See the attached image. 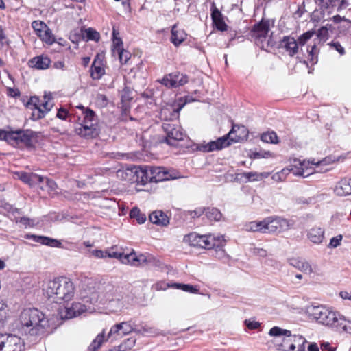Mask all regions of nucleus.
I'll return each instance as SVG.
<instances>
[{"instance_id":"4be33fe9","label":"nucleus","mask_w":351,"mask_h":351,"mask_svg":"<svg viewBox=\"0 0 351 351\" xmlns=\"http://www.w3.org/2000/svg\"><path fill=\"white\" fill-rule=\"evenodd\" d=\"M27 239H32L34 242L47 245L51 247L64 248L60 241L45 236L27 235Z\"/></svg>"},{"instance_id":"3c124183","label":"nucleus","mask_w":351,"mask_h":351,"mask_svg":"<svg viewBox=\"0 0 351 351\" xmlns=\"http://www.w3.org/2000/svg\"><path fill=\"white\" fill-rule=\"evenodd\" d=\"M32 110V117L33 119H40L44 117L45 115V112L41 107L36 108Z\"/></svg>"},{"instance_id":"f8f14e48","label":"nucleus","mask_w":351,"mask_h":351,"mask_svg":"<svg viewBox=\"0 0 351 351\" xmlns=\"http://www.w3.org/2000/svg\"><path fill=\"white\" fill-rule=\"evenodd\" d=\"M162 128L166 134L165 141L172 145L171 141H182L184 138V132L178 121L173 123H163Z\"/></svg>"},{"instance_id":"c03bdc74","label":"nucleus","mask_w":351,"mask_h":351,"mask_svg":"<svg viewBox=\"0 0 351 351\" xmlns=\"http://www.w3.org/2000/svg\"><path fill=\"white\" fill-rule=\"evenodd\" d=\"M26 107L30 110H33L36 108L41 107V102L38 97L36 96L31 97L26 104Z\"/></svg>"},{"instance_id":"09e8293b","label":"nucleus","mask_w":351,"mask_h":351,"mask_svg":"<svg viewBox=\"0 0 351 351\" xmlns=\"http://www.w3.org/2000/svg\"><path fill=\"white\" fill-rule=\"evenodd\" d=\"M117 53L121 64H126L131 57L130 53L123 49H119Z\"/></svg>"},{"instance_id":"39448f33","label":"nucleus","mask_w":351,"mask_h":351,"mask_svg":"<svg viewBox=\"0 0 351 351\" xmlns=\"http://www.w3.org/2000/svg\"><path fill=\"white\" fill-rule=\"evenodd\" d=\"M249 131L247 128L241 125H233L231 130L223 137L219 138L217 141H210L203 145L200 149L205 152L221 149L230 144V142H239L246 140L248 137Z\"/></svg>"},{"instance_id":"9d476101","label":"nucleus","mask_w":351,"mask_h":351,"mask_svg":"<svg viewBox=\"0 0 351 351\" xmlns=\"http://www.w3.org/2000/svg\"><path fill=\"white\" fill-rule=\"evenodd\" d=\"M134 174L132 178L130 179L132 182H136L141 184L142 185H145L148 182H153L152 180L149 178H152L150 168L143 169L140 167H134L132 169H128L126 171H118L117 176L123 178V174Z\"/></svg>"},{"instance_id":"6ab92c4d","label":"nucleus","mask_w":351,"mask_h":351,"mask_svg":"<svg viewBox=\"0 0 351 351\" xmlns=\"http://www.w3.org/2000/svg\"><path fill=\"white\" fill-rule=\"evenodd\" d=\"M36 25H38V22L34 21L32 23V27L36 31L38 32V36L41 40L47 44H53L55 42V38L47 25L40 22L39 25L41 28H36Z\"/></svg>"},{"instance_id":"de8ad7c7","label":"nucleus","mask_w":351,"mask_h":351,"mask_svg":"<svg viewBox=\"0 0 351 351\" xmlns=\"http://www.w3.org/2000/svg\"><path fill=\"white\" fill-rule=\"evenodd\" d=\"M121 326V337L130 334L133 330V328L129 322H121L119 324Z\"/></svg>"},{"instance_id":"f03ea898","label":"nucleus","mask_w":351,"mask_h":351,"mask_svg":"<svg viewBox=\"0 0 351 351\" xmlns=\"http://www.w3.org/2000/svg\"><path fill=\"white\" fill-rule=\"evenodd\" d=\"M21 332L31 336L43 334L49 326V321L45 315L35 308L24 309L19 316Z\"/></svg>"},{"instance_id":"f257e3e1","label":"nucleus","mask_w":351,"mask_h":351,"mask_svg":"<svg viewBox=\"0 0 351 351\" xmlns=\"http://www.w3.org/2000/svg\"><path fill=\"white\" fill-rule=\"evenodd\" d=\"M310 315L318 323L335 328L340 332L351 333V321L347 320L338 312L324 306H312Z\"/></svg>"},{"instance_id":"cd10ccee","label":"nucleus","mask_w":351,"mask_h":351,"mask_svg":"<svg viewBox=\"0 0 351 351\" xmlns=\"http://www.w3.org/2000/svg\"><path fill=\"white\" fill-rule=\"evenodd\" d=\"M307 237L311 242L319 244L324 239V231L320 227H313L308 232Z\"/></svg>"},{"instance_id":"1a4fd4ad","label":"nucleus","mask_w":351,"mask_h":351,"mask_svg":"<svg viewBox=\"0 0 351 351\" xmlns=\"http://www.w3.org/2000/svg\"><path fill=\"white\" fill-rule=\"evenodd\" d=\"M184 241L190 245L205 249H211L216 246L215 238L211 234L199 235L195 232L191 233L184 237Z\"/></svg>"},{"instance_id":"a878e982","label":"nucleus","mask_w":351,"mask_h":351,"mask_svg":"<svg viewBox=\"0 0 351 351\" xmlns=\"http://www.w3.org/2000/svg\"><path fill=\"white\" fill-rule=\"evenodd\" d=\"M149 221L154 224L160 226H166L169 224V220L167 215L161 210L152 212L149 216Z\"/></svg>"},{"instance_id":"c756f323","label":"nucleus","mask_w":351,"mask_h":351,"mask_svg":"<svg viewBox=\"0 0 351 351\" xmlns=\"http://www.w3.org/2000/svg\"><path fill=\"white\" fill-rule=\"evenodd\" d=\"M186 38V34L182 29H178L176 25H174L171 29V40L175 46L180 45Z\"/></svg>"},{"instance_id":"052dcab7","label":"nucleus","mask_w":351,"mask_h":351,"mask_svg":"<svg viewBox=\"0 0 351 351\" xmlns=\"http://www.w3.org/2000/svg\"><path fill=\"white\" fill-rule=\"evenodd\" d=\"M121 326H119V324H117L114 326H113L108 333V337L112 335H117L118 336L121 337Z\"/></svg>"},{"instance_id":"8fccbe9b","label":"nucleus","mask_w":351,"mask_h":351,"mask_svg":"<svg viewBox=\"0 0 351 351\" xmlns=\"http://www.w3.org/2000/svg\"><path fill=\"white\" fill-rule=\"evenodd\" d=\"M119 33L116 32L114 29H113L112 32V36H113V46H114V50L119 51V49H121L122 46V40L121 39L118 37L117 35H118Z\"/></svg>"},{"instance_id":"69168bd1","label":"nucleus","mask_w":351,"mask_h":351,"mask_svg":"<svg viewBox=\"0 0 351 351\" xmlns=\"http://www.w3.org/2000/svg\"><path fill=\"white\" fill-rule=\"evenodd\" d=\"M253 252L254 254L261 257H265L267 254V251L259 247H254Z\"/></svg>"},{"instance_id":"603ef678","label":"nucleus","mask_w":351,"mask_h":351,"mask_svg":"<svg viewBox=\"0 0 351 351\" xmlns=\"http://www.w3.org/2000/svg\"><path fill=\"white\" fill-rule=\"evenodd\" d=\"M328 27H331V25H327L326 26H324V27H322L317 32V37L320 40H325L328 36Z\"/></svg>"},{"instance_id":"a19ab883","label":"nucleus","mask_w":351,"mask_h":351,"mask_svg":"<svg viewBox=\"0 0 351 351\" xmlns=\"http://www.w3.org/2000/svg\"><path fill=\"white\" fill-rule=\"evenodd\" d=\"M45 177L39 176L36 173H30V177H29V186H34L39 184V186L42 185V183L44 182Z\"/></svg>"},{"instance_id":"423d86ee","label":"nucleus","mask_w":351,"mask_h":351,"mask_svg":"<svg viewBox=\"0 0 351 351\" xmlns=\"http://www.w3.org/2000/svg\"><path fill=\"white\" fill-rule=\"evenodd\" d=\"M36 136V133L31 130H17L9 132L0 130V140L5 141L14 147L20 143L27 147H31L32 139Z\"/></svg>"},{"instance_id":"b1692460","label":"nucleus","mask_w":351,"mask_h":351,"mask_svg":"<svg viewBox=\"0 0 351 351\" xmlns=\"http://www.w3.org/2000/svg\"><path fill=\"white\" fill-rule=\"evenodd\" d=\"M50 63V59L47 56L42 55L30 59L28 62V65L32 68L43 70L47 69Z\"/></svg>"},{"instance_id":"393cba45","label":"nucleus","mask_w":351,"mask_h":351,"mask_svg":"<svg viewBox=\"0 0 351 351\" xmlns=\"http://www.w3.org/2000/svg\"><path fill=\"white\" fill-rule=\"evenodd\" d=\"M211 18L213 23L215 27L221 32L227 29V25L226 24L221 12L216 7L212 9Z\"/></svg>"},{"instance_id":"c9c22d12","label":"nucleus","mask_w":351,"mask_h":351,"mask_svg":"<svg viewBox=\"0 0 351 351\" xmlns=\"http://www.w3.org/2000/svg\"><path fill=\"white\" fill-rule=\"evenodd\" d=\"M42 190H47L49 193L54 192L57 189L56 183L46 177H45L44 182L40 186Z\"/></svg>"},{"instance_id":"ddd939ff","label":"nucleus","mask_w":351,"mask_h":351,"mask_svg":"<svg viewBox=\"0 0 351 351\" xmlns=\"http://www.w3.org/2000/svg\"><path fill=\"white\" fill-rule=\"evenodd\" d=\"M159 82L169 88H178L188 83L189 76L180 72H173L165 75Z\"/></svg>"},{"instance_id":"bb28decb","label":"nucleus","mask_w":351,"mask_h":351,"mask_svg":"<svg viewBox=\"0 0 351 351\" xmlns=\"http://www.w3.org/2000/svg\"><path fill=\"white\" fill-rule=\"evenodd\" d=\"M269 21L262 20L258 24L256 25L252 31L253 36L256 38H265L269 31Z\"/></svg>"},{"instance_id":"338daca9","label":"nucleus","mask_w":351,"mask_h":351,"mask_svg":"<svg viewBox=\"0 0 351 351\" xmlns=\"http://www.w3.org/2000/svg\"><path fill=\"white\" fill-rule=\"evenodd\" d=\"M6 306V304L4 302V301L0 299V322L2 321L5 317L4 311Z\"/></svg>"},{"instance_id":"dca6fc26","label":"nucleus","mask_w":351,"mask_h":351,"mask_svg":"<svg viewBox=\"0 0 351 351\" xmlns=\"http://www.w3.org/2000/svg\"><path fill=\"white\" fill-rule=\"evenodd\" d=\"M279 48L284 49L289 56H293L298 52V43L294 37L285 36L280 40Z\"/></svg>"},{"instance_id":"aec40b11","label":"nucleus","mask_w":351,"mask_h":351,"mask_svg":"<svg viewBox=\"0 0 351 351\" xmlns=\"http://www.w3.org/2000/svg\"><path fill=\"white\" fill-rule=\"evenodd\" d=\"M104 56L97 54L92 64L90 69L91 77L94 80L100 79L105 73L103 64Z\"/></svg>"},{"instance_id":"ea45409f","label":"nucleus","mask_w":351,"mask_h":351,"mask_svg":"<svg viewBox=\"0 0 351 351\" xmlns=\"http://www.w3.org/2000/svg\"><path fill=\"white\" fill-rule=\"evenodd\" d=\"M132 93H133L130 88L125 87L121 92V101L124 104L130 102L133 98Z\"/></svg>"},{"instance_id":"864d4df0","label":"nucleus","mask_w":351,"mask_h":351,"mask_svg":"<svg viewBox=\"0 0 351 351\" xmlns=\"http://www.w3.org/2000/svg\"><path fill=\"white\" fill-rule=\"evenodd\" d=\"M206 208H197L194 210L188 211L189 215H190L192 218H197L202 216L205 213Z\"/></svg>"},{"instance_id":"e433bc0d","label":"nucleus","mask_w":351,"mask_h":351,"mask_svg":"<svg viewBox=\"0 0 351 351\" xmlns=\"http://www.w3.org/2000/svg\"><path fill=\"white\" fill-rule=\"evenodd\" d=\"M261 139L265 143H277L278 142L277 134L274 132L263 133Z\"/></svg>"},{"instance_id":"49530a36","label":"nucleus","mask_w":351,"mask_h":351,"mask_svg":"<svg viewBox=\"0 0 351 351\" xmlns=\"http://www.w3.org/2000/svg\"><path fill=\"white\" fill-rule=\"evenodd\" d=\"M289 174V169L285 168L282 169L280 171L274 173L271 178L276 182H281L283 181L287 176Z\"/></svg>"},{"instance_id":"58836bf2","label":"nucleus","mask_w":351,"mask_h":351,"mask_svg":"<svg viewBox=\"0 0 351 351\" xmlns=\"http://www.w3.org/2000/svg\"><path fill=\"white\" fill-rule=\"evenodd\" d=\"M171 287L193 293H196L198 291V289L195 287L190 285L174 283Z\"/></svg>"},{"instance_id":"f3484780","label":"nucleus","mask_w":351,"mask_h":351,"mask_svg":"<svg viewBox=\"0 0 351 351\" xmlns=\"http://www.w3.org/2000/svg\"><path fill=\"white\" fill-rule=\"evenodd\" d=\"M86 309V306L84 304L80 302H74L71 306L65 307L64 310L60 312V317L63 319H71L80 315Z\"/></svg>"},{"instance_id":"f704fd0d","label":"nucleus","mask_w":351,"mask_h":351,"mask_svg":"<svg viewBox=\"0 0 351 351\" xmlns=\"http://www.w3.org/2000/svg\"><path fill=\"white\" fill-rule=\"evenodd\" d=\"M104 341V332L99 334L88 346V351H97Z\"/></svg>"},{"instance_id":"37998d69","label":"nucleus","mask_w":351,"mask_h":351,"mask_svg":"<svg viewBox=\"0 0 351 351\" xmlns=\"http://www.w3.org/2000/svg\"><path fill=\"white\" fill-rule=\"evenodd\" d=\"M315 33L314 30H310L302 34L299 36L298 41H297L298 45H304L312 38Z\"/></svg>"},{"instance_id":"7c9ffc66","label":"nucleus","mask_w":351,"mask_h":351,"mask_svg":"<svg viewBox=\"0 0 351 351\" xmlns=\"http://www.w3.org/2000/svg\"><path fill=\"white\" fill-rule=\"evenodd\" d=\"M246 230L247 231L267 233L266 221L264 219L261 221H252L246 226Z\"/></svg>"},{"instance_id":"e2e57ef3","label":"nucleus","mask_w":351,"mask_h":351,"mask_svg":"<svg viewBox=\"0 0 351 351\" xmlns=\"http://www.w3.org/2000/svg\"><path fill=\"white\" fill-rule=\"evenodd\" d=\"M68 115V111L64 108H60L57 112V117L62 120H66Z\"/></svg>"},{"instance_id":"412c9836","label":"nucleus","mask_w":351,"mask_h":351,"mask_svg":"<svg viewBox=\"0 0 351 351\" xmlns=\"http://www.w3.org/2000/svg\"><path fill=\"white\" fill-rule=\"evenodd\" d=\"M299 167L296 165H291L289 167H287V169H289V173H291L294 176H302L303 178L307 177L315 172L314 169L310 167H307L306 165V162H299Z\"/></svg>"},{"instance_id":"4c0bfd02","label":"nucleus","mask_w":351,"mask_h":351,"mask_svg":"<svg viewBox=\"0 0 351 351\" xmlns=\"http://www.w3.org/2000/svg\"><path fill=\"white\" fill-rule=\"evenodd\" d=\"M136 255L134 252H131L128 254H123L121 263L123 264H130L132 265L137 266L138 263L136 261Z\"/></svg>"},{"instance_id":"6e6d98bb","label":"nucleus","mask_w":351,"mask_h":351,"mask_svg":"<svg viewBox=\"0 0 351 351\" xmlns=\"http://www.w3.org/2000/svg\"><path fill=\"white\" fill-rule=\"evenodd\" d=\"M89 254L95 258H103L106 257L107 251H102L100 250H89Z\"/></svg>"},{"instance_id":"2eb2a0df","label":"nucleus","mask_w":351,"mask_h":351,"mask_svg":"<svg viewBox=\"0 0 351 351\" xmlns=\"http://www.w3.org/2000/svg\"><path fill=\"white\" fill-rule=\"evenodd\" d=\"M182 106L183 105L178 108H174L173 106L162 108L160 112V119L163 121V123H173L178 121L180 110Z\"/></svg>"},{"instance_id":"20e7f679","label":"nucleus","mask_w":351,"mask_h":351,"mask_svg":"<svg viewBox=\"0 0 351 351\" xmlns=\"http://www.w3.org/2000/svg\"><path fill=\"white\" fill-rule=\"evenodd\" d=\"M82 113L78 116L77 123L75 128V133L85 138H95L99 133L98 119L95 112L80 105L77 107Z\"/></svg>"},{"instance_id":"4d7b16f0","label":"nucleus","mask_w":351,"mask_h":351,"mask_svg":"<svg viewBox=\"0 0 351 351\" xmlns=\"http://www.w3.org/2000/svg\"><path fill=\"white\" fill-rule=\"evenodd\" d=\"M341 235H337L335 237H332L329 243L328 247H337L341 244V241L342 240Z\"/></svg>"},{"instance_id":"13d9d810","label":"nucleus","mask_w":351,"mask_h":351,"mask_svg":"<svg viewBox=\"0 0 351 351\" xmlns=\"http://www.w3.org/2000/svg\"><path fill=\"white\" fill-rule=\"evenodd\" d=\"M8 39L6 37L3 30L0 28V49L3 48L5 46L8 45Z\"/></svg>"},{"instance_id":"2f4dec72","label":"nucleus","mask_w":351,"mask_h":351,"mask_svg":"<svg viewBox=\"0 0 351 351\" xmlns=\"http://www.w3.org/2000/svg\"><path fill=\"white\" fill-rule=\"evenodd\" d=\"M290 264L302 272L311 273L312 271L311 265L306 261L298 259H291L290 261Z\"/></svg>"},{"instance_id":"a211bd4d","label":"nucleus","mask_w":351,"mask_h":351,"mask_svg":"<svg viewBox=\"0 0 351 351\" xmlns=\"http://www.w3.org/2000/svg\"><path fill=\"white\" fill-rule=\"evenodd\" d=\"M151 176L150 180H153V182H159L165 180H169L171 179L177 178V176L173 175L170 172L166 171L163 167H151L150 168Z\"/></svg>"},{"instance_id":"473e14b6","label":"nucleus","mask_w":351,"mask_h":351,"mask_svg":"<svg viewBox=\"0 0 351 351\" xmlns=\"http://www.w3.org/2000/svg\"><path fill=\"white\" fill-rule=\"evenodd\" d=\"M207 218L210 221H219L222 215L219 210L216 208H207L205 210Z\"/></svg>"},{"instance_id":"7ed1b4c3","label":"nucleus","mask_w":351,"mask_h":351,"mask_svg":"<svg viewBox=\"0 0 351 351\" xmlns=\"http://www.w3.org/2000/svg\"><path fill=\"white\" fill-rule=\"evenodd\" d=\"M44 291L49 300L62 303L69 302L74 297L75 286L69 278L61 276L49 280Z\"/></svg>"},{"instance_id":"0e129e2a","label":"nucleus","mask_w":351,"mask_h":351,"mask_svg":"<svg viewBox=\"0 0 351 351\" xmlns=\"http://www.w3.org/2000/svg\"><path fill=\"white\" fill-rule=\"evenodd\" d=\"M243 176L247 178L248 180H256L258 176V174L256 172H247L244 173Z\"/></svg>"},{"instance_id":"0eeeda50","label":"nucleus","mask_w":351,"mask_h":351,"mask_svg":"<svg viewBox=\"0 0 351 351\" xmlns=\"http://www.w3.org/2000/svg\"><path fill=\"white\" fill-rule=\"evenodd\" d=\"M106 290L107 308L111 312H121L130 306L132 299L128 295L117 293V289L112 285H108Z\"/></svg>"},{"instance_id":"bf43d9fd","label":"nucleus","mask_w":351,"mask_h":351,"mask_svg":"<svg viewBox=\"0 0 351 351\" xmlns=\"http://www.w3.org/2000/svg\"><path fill=\"white\" fill-rule=\"evenodd\" d=\"M330 45L331 47L337 51L341 55L345 54L344 48L341 45V44L339 42H332L331 43H330Z\"/></svg>"},{"instance_id":"72a5a7b5","label":"nucleus","mask_w":351,"mask_h":351,"mask_svg":"<svg viewBox=\"0 0 351 351\" xmlns=\"http://www.w3.org/2000/svg\"><path fill=\"white\" fill-rule=\"evenodd\" d=\"M130 217L136 219L140 224L145 223L146 221V215L142 213L137 207H134L130 210Z\"/></svg>"},{"instance_id":"5fc2aeb1","label":"nucleus","mask_w":351,"mask_h":351,"mask_svg":"<svg viewBox=\"0 0 351 351\" xmlns=\"http://www.w3.org/2000/svg\"><path fill=\"white\" fill-rule=\"evenodd\" d=\"M152 257L150 256H147L145 254H140L136 256V261L138 263V265H141L143 263H149L151 262Z\"/></svg>"},{"instance_id":"680f3d73","label":"nucleus","mask_w":351,"mask_h":351,"mask_svg":"<svg viewBox=\"0 0 351 351\" xmlns=\"http://www.w3.org/2000/svg\"><path fill=\"white\" fill-rule=\"evenodd\" d=\"M123 254V253L107 251L106 256L110 258H115L121 261Z\"/></svg>"},{"instance_id":"774afa93","label":"nucleus","mask_w":351,"mask_h":351,"mask_svg":"<svg viewBox=\"0 0 351 351\" xmlns=\"http://www.w3.org/2000/svg\"><path fill=\"white\" fill-rule=\"evenodd\" d=\"M245 324L247 327L250 329H256L260 326V324L255 321L246 320Z\"/></svg>"},{"instance_id":"6e6552de","label":"nucleus","mask_w":351,"mask_h":351,"mask_svg":"<svg viewBox=\"0 0 351 351\" xmlns=\"http://www.w3.org/2000/svg\"><path fill=\"white\" fill-rule=\"evenodd\" d=\"M269 335L274 337L284 336L282 341L284 343H291L289 350L294 351L296 345L298 346L297 351H304L305 349V343L306 340L301 335H291L290 330L282 329L278 326H274L269 330Z\"/></svg>"},{"instance_id":"a18cd8bd","label":"nucleus","mask_w":351,"mask_h":351,"mask_svg":"<svg viewBox=\"0 0 351 351\" xmlns=\"http://www.w3.org/2000/svg\"><path fill=\"white\" fill-rule=\"evenodd\" d=\"M318 51H319V50L315 44L311 46L310 49H308V56L311 57L310 62L312 64L317 63Z\"/></svg>"},{"instance_id":"9b49d317","label":"nucleus","mask_w":351,"mask_h":351,"mask_svg":"<svg viewBox=\"0 0 351 351\" xmlns=\"http://www.w3.org/2000/svg\"><path fill=\"white\" fill-rule=\"evenodd\" d=\"M23 348V342L19 337L0 334V351H22Z\"/></svg>"},{"instance_id":"5701e85b","label":"nucleus","mask_w":351,"mask_h":351,"mask_svg":"<svg viewBox=\"0 0 351 351\" xmlns=\"http://www.w3.org/2000/svg\"><path fill=\"white\" fill-rule=\"evenodd\" d=\"M334 192L339 196L351 195V179L347 178L341 179L337 183Z\"/></svg>"},{"instance_id":"c85d7f7f","label":"nucleus","mask_w":351,"mask_h":351,"mask_svg":"<svg viewBox=\"0 0 351 351\" xmlns=\"http://www.w3.org/2000/svg\"><path fill=\"white\" fill-rule=\"evenodd\" d=\"M321 8L328 9L335 7L341 8L346 0H313Z\"/></svg>"},{"instance_id":"4468645a","label":"nucleus","mask_w":351,"mask_h":351,"mask_svg":"<svg viewBox=\"0 0 351 351\" xmlns=\"http://www.w3.org/2000/svg\"><path fill=\"white\" fill-rule=\"evenodd\" d=\"M265 221L267 233L280 232L289 230L291 226L289 220L280 217L267 218Z\"/></svg>"},{"instance_id":"79ce46f5","label":"nucleus","mask_w":351,"mask_h":351,"mask_svg":"<svg viewBox=\"0 0 351 351\" xmlns=\"http://www.w3.org/2000/svg\"><path fill=\"white\" fill-rule=\"evenodd\" d=\"M87 40L98 41L100 38L99 33L93 28H88L85 30Z\"/></svg>"}]
</instances>
